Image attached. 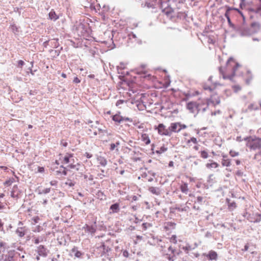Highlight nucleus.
<instances>
[{
    "label": "nucleus",
    "mask_w": 261,
    "mask_h": 261,
    "mask_svg": "<svg viewBox=\"0 0 261 261\" xmlns=\"http://www.w3.org/2000/svg\"><path fill=\"white\" fill-rule=\"evenodd\" d=\"M245 69L233 58H229L224 67H221L219 71L224 79H231L239 70Z\"/></svg>",
    "instance_id": "1"
},
{
    "label": "nucleus",
    "mask_w": 261,
    "mask_h": 261,
    "mask_svg": "<svg viewBox=\"0 0 261 261\" xmlns=\"http://www.w3.org/2000/svg\"><path fill=\"white\" fill-rule=\"evenodd\" d=\"M181 6L171 7L168 6L162 10L163 13L166 16L174 22H177L182 18L186 17L185 13L181 10Z\"/></svg>",
    "instance_id": "2"
},
{
    "label": "nucleus",
    "mask_w": 261,
    "mask_h": 261,
    "mask_svg": "<svg viewBox=\"0 0 261 261\" xmlns=\"http://www.w3.org/2000/svg\"><path fill=\"white\" fill-rule=\"evenodd\" d=\"M57 164H68L67 167L72 169L75 167L74 165V160L72 153H66V154H60L58 160H56Z\"/></svg>",
    "instance_id": "3"
},
{
    "label": "nucleus",
    "mask_w": 261,
    "mask_h": 261,
    "mask_svg": "<svg viewBox=\"0 0 261 261\" xmlns=\"http://www.w3.org/2000/svg\"><path fill=\"white\" fill-rule=\"evenodd\" d=\"M246 146L250 150H256L261 148V139L255 136H250L245 138Z\"/></svg>",
    "instance_id": "4"
},
{
    "label": "nucleus",
    "mask_w": 261,
    "mask_h": 261,
    "mask_svg": "<svg viewBox=\"0 0 261 261\" xmlns=\"http://www.w3.org/2000/svg\"><path fill=\"white\" fill-rule=\"evenodd\" d=\"M136 73L138 74L142 75V77L148 81L154 82L156 77L148 73V69L147 68L146 64H142L136 69Z\"/></svg>",
    "instance_id": "5"
},
{
    "label": "nucleus",
    "mask_w": 261,
    "mask_h": 261,
    "mask_svg": "<svg viewBox=\"0 0 261 261\" xmlns=\"http://www.w3.org/2000/svg\"><path fill=\"white\" fill-rule=\"evenodd\" d=\"M155 129L158 130L159 134L161 136H171V131L169 130V128H166L163 123L159 124Z\"/></svg>",
    "instance_id": "6"
},
{
    "label": "nucleus",
    "mask_w": 261,
    "mask_h": 261,
    "mask_svg": "<svg viewBox=\"0 0 261 261\" xmlns=\"http://www.w3.org/2000/svg\"><path fill=\"white\" fill-rule=\"evenodd\" d=\"M186 127L185 125H181L180 123L175 122L172 123L170 126L168 127L169 130L171 131V135L173 132L174 133H178L182 128H185Z\"/></svg>",
    "instance_id": "7"
},
{
    "label": "nucleus",
    "mask_w": 261,
    "mask_h": 261,
    "mask_svg": "<svg viewBox=\"0 0 261 261\" xmlns=\"http://www.w3.org/2000/svg\"><path fill=\"white\" fill-rule=\"evenodd\" d=\"M220 102V99L218 95L217 94H213L208 100L207 104L208 105L212 104L213 106H216V105H218Z\"/></svg>",
    "instance_id": "8"
},
{
    "label": "nucleus",
    "mask_w": 261,
    "mask_h": 261,
    "mask_svg": "<svg viewBox=\"0 0 261 261\" xmlns=\"http://www.w3.org/2000/svg\"><path fill=\"white\" fill-rule=\"evenodd\" d=\"M112 119L116 122L121 123L123 121H130L128 117H123L119 114H116L113 116Z\"/></svg>",
    "instance_id": "9"
},
{
    "label": "nucleus",
    "mask_w": 261,
    "mask_h": 261,
    "mask_svg": "<svg viewBox=\"0 0 261 261\" xmlns=\"http://www.w3.org/2000/svg\"><path fill=\"white\" fill-rule=\"evenodd\" d=\"M21 193V191L19 190L17 185L13 187L11 192V196L14 198H18Z\"/></svg>",
    "instance_id": "10"
},
{
    "label": "nucleus",
    "mask_w": 261,
    "mask_h": 261,
    "mask_svg": "<svg viewBox=\"0 0 261 261\" xmlns=\"http://www.w3.org/2000/svg\"><path fill=\"white\" fill-rule=\"evenodd\" d=\"M221 164L224 167H229L231 165V160L227 158V155H223Z\"/></svg>",
    "instance_id": "11"
},
{
    "label": "nucleus",
    "mask_w": 261,
    "mask_h": 261,
    "mask_svg": "<svg viewBox=\"0 0 261 261\" xmlns=\"http://www.w3.org/2000/svg\"><path fill=\"white\" fill-rule=\"evenodd\" d=\"M37 252L40 256H45L47 255L46 249L43 245H40L37 247Z\"/></svg>",
    "instance_id": "12"
},
{
    "label": "nucleus",
    "mask_w": 261,
    "mask_h": 261,
    "mask_svg": "<svg viewBox=\"0 0 261 261\" xmlns=\"http://www.w3.org/2000/svg\"><path fill=\"white\" fill-rule=\"evenodd\" d=\"M206 257L210 260H216L218 257V254L216 252L211 250L206 255Z\"/></svg>",
    "instance_id": "13"
},
{
    "label": "nucleus",
    "mask_w": 261,
    "mask_h": 261,
    "mask_svg": "<svg viewBox=\"0 0 261 261\" xmlns=\"http://www.w3.org/2000/svg\"><path fill=\"white\" fill-rule=\"evenodd\" d=\"M141 139L145 145H148L150 143V140L149 139L148 135H147V134H142Z\"/></svg>",
    "instance_id": "14"
},
{
    "label": "nucleus",
    "mask_w": 261,
    "mask_h": 261,
    "mask_svg": "<svg viewBox=\"0 0 261 261\" xmlns=\"http://www.w3.org/2000/svg\"><path fill=\"white\" fill-rule=\"evenodd\" d=\"M83 228L86 231L90 232L91 233H94L96 231V228H95L94 226L92 225L90 226L87 224H86Z\"/></svg>",
    "instance_id": "15"
},
{
    "label": "nucleus",
    "mask_w": 261,
    "mask_h": 261,
    "mask_svg": "<svg viewBox=\"0 0 261 261\" xmlns=\"http://www.w3.org/2000/svg\"><path fill=\"white\" fill-rule=\"evenodd\" d=\"M168 2L169 3L168 6H171V7L177 6H182V4L180 2L179 0H168Z\"/></svg>",
    "instance_id": "16"
},
{
    "label": "nucleus",
    "mask_w": 261,
    "mask_h": 261,
    "mask_svg": "<svg viewBox=\"0 0 261 261\" xmlns=\"http://www.w3.org/2000/svg\"><path fill=\"white\" fill-rule=\"evenodd\" d=\"M71 251L72 253H74L75 257L77 258L81 257L83 254L82 252L77 250V248L76 247H73Z\"/></svg>",
    "instance_id": "17"
},
{
    "label": "nucleus",
    "mask_w": 261,
    "mask_h": 261,
    "mask_svg": "<svg viewBox=\"0 0 261 261\" xmlns=\"http://www.w3.org/2000/svg\"><path fill=\"white\" fill-rule=\"evenodd\" d=\"M96 196L97 198L100 199V200H104L106 199V195L102 191L100 190L97 191L96 194Z\"/></svg>",
    "instance_id": "18"
},
{
    "label": "nucleus",
    "mask_w": 261,
    "mask_h": 261,
    "mask_svg": "<svg viewBox=\"0 0 261 261\" xmlns=\"http://www.w3.org/2000/svg\"><path fill=\"white\" fill-rule=\"evenodd\" d=\"M49 18L51 20H56L59 18L58 16L56 14L54 10H51L48 14Z\"/></svg>",
    "instance_id": "19"
},
{
    "label": "nucleus",
    "mask_w": 261,
    "mask_h": 261,
    "mask_svg": "<svg viewBox=\"0 0 261 261\" xmlns=\"http://www.w3.org/2000/svg\"><path fill=\"white\" fill-rule=\"evenodd\" d=\"M148 190L149 192H150L151 193L153 194H155L156 195H158L160 194V190L159 188L154 187H150L148 188Z\"/></svg>",
    "instance_id": "20"
},
{
    "label": "nucleus",
    "mask_w": 261,
    "mask_h": 261,
    "mask_svg": "<svg viewBox=\"0 0 261 261\" xmlns=\"http://www.w3.org/2000/svg\"><path fill=\"white\" fill-rule=\"evenodd\" d=\"M168 148L164 145L160 148H158V149L155 151V152L157 154H161L166 152Z\"/></svg>",
    "instance_id": "21"
},
{
    "label": "nucleus",
    "mask_w": 261,
    "mask_h": 261,
    "mask_svg": "<svg viewBox=\"0 0 261 261\" xmlns=\"http://www.w3.org/2000/svg\"><path fill=\"white\" fill-rule=\"evenodd\" d=\"M110 210L112 211V212L113 213H117L119 210V205L118 203H115L112 204L110 206Z\"/></svg>",
    "instance_id": "22"
},
{
    "label": "nucleus",
    "mask_w": 261,
    "mask_h": 261,
    "mask_svg": "<svg viewBox=\"0 0 261 261\" xmlns=\"http://www.w3.org/2000/svg\"><path fill=\"white\" fill-rule=\"evenodd\" d=\"M211 162H212L207 163L206 164V167L207 168H216L219 166V165L217 163L212 162V161Z\"/></svg>",
    "instance_id": "23"
},
{
    "label": "nucleus",
    "mask_w": 261,
    "mask_h": 261,
    "mask_svg": "<svg viewBox=\"0 0 261 261\" xmlns=\"http://www.w3.org/2000/svg\"><path fill=\"white\" fill-rule=\"evenodd\" d=\"M16 233L20 237H22L25 235L26 231L24 230V228L19 227L17 229Z\"/></svg>",
    "instance_id": "24"
},
{
    "label": "nucleus",
    "mask_w": 261,
    "mask_h": 261,
    "mask_svg": "<svg viewBox=\"0 0 261 261\" xmlns=\"http://www.w3.org/2000/svg\"><path fill=\"white\" fill-rule=\"evenodd\" d=\"M194 248V247L190 245L189 244H186L185 246L182 247V249L187 253H188L190 251Z\"/></svg>",
    "instance_id": "25"
},
{
    "label": "nucleus",
    "mask_w": 261,
    "mask_h": 261,
    "mask_svg": "<svg viewBox=\"0 0 261 261\" xmlns=\"http://www.w3.org/2000/svg\"><path fill=\"white\" fill-rule=\"evenodd\" d=\"M180 190L184 193H187L188 191V185L186 184H182L180 187Z\"/></svg>",
    "instance_id": "26"
},
{
    "label": "nucleus",
    "mask_w": 261,
    "mask_h": 261,
    "mask_svg": "<svg viewBox=\"0 0 261 261\" xmlns=\"http://www.w3.org/2000/svg\"><path fill=\"white\" fill-rule=\"evenodd\" d=\"M32 171H34L35 173H42L44 171V168L43 167L37 166L34 169H32Z\"/></svg>",
    "instance_id": "27"
},
{
    "label": "nucleus",
    "mask_w": 261,
    "mask_h": 261,
    "mask_svg": "<svg viewBox=\"0 0 261 261\" xmlns=\"http://www.w3.org/2000/svg\"><path fill=\"white\" fill-rule=\"evenodd\" d=\"M15 182V179L13 177L10 178L9 179L7 180L4 183V185L7 186H9L12 185V183Z\"/></svg>",
    "instance_id": "28"
},
{
    "label": "nucleus",
    "mask_w": 261,
    "mask_h": 261,
    "mask_svg": "<svg viewBox=\"0 0 261 261\" xmlns=\"http://www.w3.org/2000/svg\"><path fill=\"white\" fill-rule=\"evenodd\" d=\"M229 153L231 157H234L239 155V152L232 150H230Z\"/></svg>",
    "instance_id": "29"
},
{
    "label": "nucleus",
    "mask_w": 261,
    "mask_h": 261,
    "mask_svg": "<svg viewBox=\"0 0 261 261\" xmlns=\"http://www.w3.org/2000/svg\"><path fill=\"white\" fill-rule=\"evenodd\" d=\"M176 236L175 235H172L169 239L171 243L176 244L177 243Z\"/></svg>",
    "instance_id": "30"
},
{
    "label": "nucleus",
    "mask_w": 261,
    "mask_h": 261,
    "mask_svg": "<svg viewBox=\"0 0 261 261\" xmlns=\"http://www.w3.org/2000/svg\"><path fill=\"white\" fill-rule=\"evenodd\" d=\"M237 207L236 203L235 202H231L228 204V207L230 210H233Z\"/></svg>",
    "instance_id": "31"
},
{
    "label": "nucleus",
    "mask_w": 261,
    "mask_h": 261,
    "mask_svg": "<svg viewBox=\"0 0 261 261\" xmlns=\"http://www.w3.org/2000/svg\"><path fill=\"white\" fill-rule=\"evenodd\" d=\"M200 155L203 159H206L208 157V153L205 151H201L200 152Z\"/></svg>",
    "instance_id": "32"
},
{
    "label": "nucleus",
    "mask_w": 261,
    "mask_h": 261,
    "mask_svg": "<svg viewBox=\"0 0 261 261\" xmlns=\"http://www.w3.org/2000/svg\"><path fill=\"white\" fill-rule=\"evenodd\" d=\"M119 145V142H116L115 144V143H112L111 145H110V150H114L115 148L118 146Z\"/></svg>",
    "instance_id": "33"
},
{
    "label": "nucleus",
    "mask_w": 261,
    "mask_h": 261,
    "mask_svg": "<svg viewBox=\"0 0 261 261\" xmlns=\"http://www.w3.org/2000/svg\"><path fill=\"white\" fill-rule=\"evenodd\" d=\"M254 159L258 160L261 159V150L254 155Z\"/></svg>",
    "instance_id": "34"
},
{
    "label": "nucleus",
    "mask_w": 261,
    "mask_h": 261,
    "mask_svg": "<svg viewBox=\"0 0 261 261\" xmlns=\"http://www.w3.org/2000/svg\"><path fill=\"white\" fill-rule=\"evenodd\" d=\"M142 227L144 230H146L148 227L151 226V224L148 223H144L142 224Z\"/></svg>",
    "instance_id": "35"
},
{
    "label": "nucleus",
    "mask_w": 261,
    "mask_h": 261,
    "mask_svg": "<svg viewBox=\"0 0 261 261\" xmlns=\"http://www.w3.org/2000/svg\"><path fill=\"white\" fill-rule=\"evenodd\" d=\"M24 65V62L22 60H19L18 61V67L19 68H22V66Z\"/></svg>",
    "instance_id": "36"
},
{
    "label": "nucleus",
    "mask_w": 261,
    "mask_h": 261,
    "mask_svg": "<svg viewBox=\"0 0 261 261\" xmlns=\"http://www.w3.org/2000/svg\"><path fill=\"white\" fill-rule=\"evenodd\" d=\"M233 89L236 92H237L241 89V88L238 85H236L233 87Z\"/></svg>",
    "instance_id": "37"
},
{
    "label": "nucleus",
    "mask_w": 261,
    "mask_h": 261,
    "mask_svg": "<svg viewBox=\"0 0 261 261\" xmlns=\"http://www.w3.org/2000/svg\"><path fill=\"white\" fill-rule=\"evenodd\" d=\"M61 145L64 147H66L68 145V143L65 140H62L61 141Z\"/></svg>",
    "instance_id": "38"
},
{
    "label": "nucleus",
    "mask_w": 261,
    "mask_h": 261,
    "mask_svg": "<svg viewBox=\"0 0 261 261\" xmlns=\"http://www.w3.org/2000/svg\"><path fill=\"white\" fill-rule=\"evenodd\" d=\"M124 102V100H121V99H120L119 100H118L116 103V106L118 107L119 106H120V105L123 103Z\"/></svg>",
    "instance_id": "39"
},
{
    "label": "nucleus",
    "mask_w": 261,
    "mask_h": 261,
    "mask_svg": "<svg viewBox=\"0 0 261 261\" xmlns=\"http://www.w3.org/2000/svg\"><path fill=\"white\" fill-rule=\"evenodd\" d=\"M60 173H62V174L66 175L67 174V171L65 168H63L62 169V171H60Z\"/></svg>",
    "instance_id": "40"
},
{
    "label": "nucleus",
    "mask_w": 261,
    "mask_h": 261,
    "mask_svg": "<svg viewBox=\"0 0 261 261\" xmlns=\"http://www.w3.org/2000/svg\"><path fill=\"white\" fill-rule=\"evenodd\" d=\"M80 82H81V80L77 77H75L74 78L73 82L74 83L77 84V83H80Z\"/></svg>",
    "instance_id": "41"
},
{
    "label": "nucleus",
    "mask_w": 261,
    "mask_h": 261,
    "mask_svg": "<svg viewBox=\"0 0 261 261\" xmlns=\"http://www.w3.org/2000/svg\"><path fill=\"white\" fill-rule=\"evenodd\" d=\"M152 5L148 2H145L144 4V7H147V8H150L151 7Z\"/></svg>",
    "instance_id": "42"
},
{
    "label": "nucleus",
    "mask_w": 261,
    "mask_h": 261,
    "mask_svg": "<svg viewBox=\"0 0 261 261\" xmlns=\"http://www.w3.org/2000/svg\"><path fill=\"white\" fill-rule=\"evenodd\" d=\"M4 223L2 222V220L0 219V230H2L3 229Z\"/></svg>",
    "instance_id": "43"
},
{
    "label": "nucleus",
    "mask_w": 261,
    "mask_h": 261,
    "mask_svg": "<svg viewBox=\"0 0 261 261\" xmlns=\"http://www.w3.org/2000/svg\"><path fill=\"white\" fill-rule=\"evenodd\" d=\"M85 155L88 159L92 157V155L88 152H86Z\"/></svg>",
    "instance_id": "44"
},
{
    "label": "nucleus",
    "mask_w": 261,
    "mask_h": 261,
    "mask_svg": "<svg viewBox=\"0 0 261 261\" xmlns=\"http://www.w3.org/2000/svg\"><path fill=\"white\" fill-rule=\"evenodd\" d=\"M248 248H249V246L246 244L245 246H244V248L242 249V251H246L248 250Z\"/></svg>",
    "instance_id": "45"
},
{
    "label": "nucleus",
    "mask_w": 261,
    "mask_h": 261,
    "mask_svg": "<svg viewBox=\"0 0 261 261\" xmlns=\"http://www.w3.org/2000/svg\"><path fill=\"white\" fill-rule=\"evenodd\" d=\"M39 242H40V240H39V238H36V239H35V240H34V243H35L36 244H38Z\"/></svg>",
    "instance_id": "46"
},
{
    "label": "nucleus",
    "mask_w": 261,
    "mask_h": 261,
    "mask_svg": "<svg viewBox=\"0 0 261 261\" xmlns=\"http://www.w3.org/2000/svg\"><path fill=\"white\" fill-rule=\"evenodd\" d=\"M168 250L169 251H170L172 253H174V250L173 249V248L171 247V246H170L169 248H168Z\"/></svg>",
    "instance_id": "47"
},
{
    "label": "nucleus",
    "mask_w": 261,
    "mask_h": 261,
    "mask_svg": "<svg viewBox=\"0 0 261 261\" xmlns=\"http://www.w3.org/2000/svg\"><path fill=\"white\" fill-rule=\"evenodd\" d=\"M174 165V163L173 161H170L169 163V166L170 167H173Z\"/></svg>",
    "instance_id": "48"
},
{
    "label": "nucleus",
    "mask_w": 261,
    "mask_h": 261,
    "mask_svg": "<svg viewBox=\"0 0 261 261\" xmlns=\"http://www.w3.org/2000/svg\"><path fill=\"white\" fill-rule=\"evenodd\" d=\"M236 163L237 165H239L241 164V161L239 160H236Z\"/></svg>",
    "instance_id": "49"
},
{
    "label": "nucleus",
    "mask_w": 261,
    "mask_h": 261,
    "mask_svg": "<svg viewBox=\"0 0 261 261\" xmlns=\"http://www.w3.org/2000/svg\"><path fill=\"white\" fill-rule=\"evenodd\" d=\"M56 183H57L56 181H51L50 182V184H51V185H56Z\"/></svg>",
    "instance_id": "50"
},
{
    "label": "nucleus",
    "mask_w": 261,
    "mask_h": 261,
    "mask_svg": "<svg viewBox=\"0 0 261 261\" xmlns=\"http://www.w3.org/2000/svg\"><path fill=\"white\" fill-rule=\"evenodd\" d=\"M61 76L63 77V78H66V74L64 73H62V74H61Z\"/></svg>",
    "instance_id": "51"
},
{
    "label": "nucleus",
    "mask_w": 261,
    "mask_h": 261,
    "mask_svg": "<svg viewBox=\"0 0 261 261\" xmlns=\"http://www.w3.org/2000/svg\"><path fill=\"white\" fill-rule=\"evenodd\" d=\"M0 168L4 170H6L7 169V167H6L5 166H1Z\"/></svg>",
    "instance_id": "52"
},
{
    "label": "nucleus",
    "mask_w": 261,
    "mask_h": 261,
    "mask_svg": "<svg viewBox=\"0 0 261 261\" xmlns=\"http://www.w3.org/2000/svg\"><path fill=\"white\" fill-rule=\"evenodd\" d=\"M106 164H107V161H106V160H104L103 162L102 163V165L103 166H105V165H106Z\"/></svg>",
    "instance_id": "53"
},
{
    "label": "nucleus",
    "mask_w": 261,
    "mask_h": 261,
    "mask_svg": "<svg viewBox=\"0 0 261 261\" xmlns=\"http://www.w3.org/2000/svg\"><path fill=\"white\" fill-rule=\"evenodd\" d=\"M50 191V189H46L45 190V193H48Z\"/></svg>",
    "instance_id": "54"
},
{
    "label": "nucleus",
    "mask_w": 261,
    "mask_h": 261,
    "mask_svg": "<svg viewBox=\"0 0 261 261\" xmlns=\"http://www.w3.org/2000/svg\"><path fill=\"white\" fill-rule=\"evenodd\" d=\"M137 238L138 239H141L142 238V237L141 236H138L137 237Z\"/></svg>",
    "instance_id": "55"
},
{
    "label": "nucleus",
    "mask_w": 261,
    "mask_h": 261,
    "mask_svg": "<svg viewBox=\"0 0 261 261\" xmlns=\"http://www.w3.org/2000/svg\"><path fill=\"white\" fill-rule=\"evenodd\" d=\"M257 216L259 217V220H258V221H260V220L261 215H260V214H257Z\"/></svg>",
    "instance_id": "56"
},
{
    "label": "nucleus",
    "mask_w": 261,
    "mask_h": 261,
    "mask_svg": "<svg viewBox=\"0 0 261 261\" xmlns=\"http://www.w3.org/2000/svg\"><path fill=\"white\" fill-rule=\"evenodd\" d=\"M29 128H32L33 127V126L31 124L29 125L28 126Z\"/></svg>",
    "instance_id": "57"
},
{
    "label": "nucleus",
    "mask_w": 261,
    "mask_h": 261,
    "mask_svg": "<svg viewBox=\"0 0 261 261\" xmlns=\"http://www.w3.org/2000/svg\"><path fill=\"white\" fill-rule=\"evenodd\" d=\"M168 258H169V260H170V261H173V259L172 258V257H169Z\"/></svg>",
    "instance_id": "58"
},
{
    "label": "nucleus",
    "mask_w": 261,
    "mask_h": 261,
    "mask_svg": "<svg viewBox=\"0 0 261 261\" xmlns=\"http://www.w3.org/2000/svg\"><path fill=\"white\" fill-rule=\"evenodd\" d=\"M188 108H189V109H190V108H190V103H188Z\"/></svg>",
    "instance_id": "59"
},
{
    "label": "nucleus",
    "mask_w": 261,
    "mask_h": 261,
    "mask_svg": "<svg viewBox=\"0 0 261 261\" xmlns=\"http://www.w3.org/2000/svg\"><path fill=\"white\" fill-rule=\"evenodd\" d=\"M3 208V206L1 205V204H0V210L2 209Z\"/></svg>",
    "instance_id": "60"
},
{
    "label": "nucleus",
    "mask_w": 261,
    "mask_h": 261,
    "mask_svg": "<svg viewBox=\"0 0 261 261\" xmlns=\"http://www.w3.org/2000/svg\"><path fill=\"white\" fill-rule=\"evenodd\" d=\"M107 113L109 114H111V112L109 111V112H107Z\"/></svg>",
    "instance_id": "61"
},
{
    "label": "nucleus",
    "mask_w": 261,
    "mask_h": 261,
    "mask_svg": "<svg viewBox=\"0 0 261 261\" xmlns=\"http://www.w3.org/2000/svg\"><path fill=\"white\" fill-rule=\"evenodd\" d=\"M126 253H127V252H126V253H125V252H123V254H124V255H126Z\"/></svg>",
    "instance_id": "62"
},
{
    "label": "nucleus",
    "mask_w": 261,
    "mask_h": 261,
    "mask_svg": "<svg viewBox=\"0 0 261 261\" xmlns=\"http://www.w3.org/2000/svg\"><path fill=\"white\" fill-rule=\"evenodd\" d=\"M126 253H127V252H126V253H125V252H123V254H124V255H126Z\"/></svg>",
    "instance_id": "63"
},
{
    "label": "nucleus",
    "mask_w": 261,
    "mask_h": 261,
    "mask_svg": "<svg viewBox=\"0 0 261 261\" xmlns=\"http://www.w3.org/2000/svg\"><path fill=\"white\" fill-rule=\"evenodd\" d=\"M126 253H127V252H126V253H125V252H123V254H124V255H126Z\"/></svg>",
    "instance_id": "64"
}]
</instances>
